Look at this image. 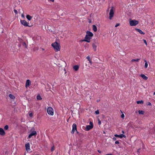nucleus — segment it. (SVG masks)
I'll return each mask as SVG.
<instances>
[{"instance_id":"obj_36","label":"nucleus","mask_w":155,"mask_h":155,"mask_svg":"<svg viewBox=\"0 0 155 155\" xmlns=\"http://www.w3.org/2000/svg\"><path fill=\"white\" fill-rule=\"evenodd\" d=\"M120 143V142L119 141H116L115 142V143L116 144H119Z\"/></svg>"},{"instance_id":"obj_34","label":"nucleus","mask_w":155,"mask_h":155,"mask_svg":"<svg viewBox=\"0 0 155 155\" xmlns=\"http://www.w3.org/2000/svg\"><path fill=\"white\" fill-rule=\"evenodd\" d=\"M86 58L88 60V61H90V57L89 56H88Z\"/></svg>"},{"instance_id":"obj_49","label":"nucleus","mask_w":155,"mask_h":155,"mask_svg":"<svg viewBox=\"0 0 155 155\" xmlns=\"http://www.w3.org/2000/svg\"><path fill=\"white\" fill-rule=\"evenodd\" d=\"M155 92H154L153 93V95H155Z\"/></svg>"},{"instance_id":"obj_4","label":"nucleus","mask_w":155,"mask_h":155,"mask_svg":"<svg viewBox=\"0 0 155 155\" xmlns=\"http://www.w3.org/2000/svg\"><path fill=\"white\" fill-rule=\"evenodd\" d=\"M47 112L48 114L53 115L54 111L53 109L51 107H48L47 109Z\"/></svg>"},{"instance_id":"obj_16","label":"nucleus","mask_w":155,"mask_h":155,"mask_svg":"<svg viewBox=\"0 0 155 155\" xmlns=\"http://www.w3.org/2000/svg\"><path fill=\"white\" fill-rule=\"evenodd\" d=\"M79 66L78 65H74L73 67V68L75 71H77V70H78L79 69Z\"/></svg>"},{"instance_id":"obj_51","label":"nucleus","mask_w":155,"mask_h":155,"mask_svg":"<svg viewBox=\"0 0 155 155\" xmlns=\"http://www.w3.org/2000/svg\"><path fill=\"white\" fill-rule=\"evenodd\" d=\"M140 149H139V150H138L137 151V152H139V150H140Z\"/></svg>"},{"instance_id":"obj_41","label":"nucleus","mask_w":155,"mask_h":155,"mask_svg":"<svg viewBox=\"0 0 155 155\" xmlns=\"http://www.w3.org/2000/svg\"><path fill=\"white\" fill-rule=\"evenodd\" d=\"M49 2H54V0H48Z\"/></svg>"},{"instance_id":"obj_19","label":"nucleus","mask_w":155,"mask_h":155,"mask_svg":"<svg viewBox=\"0 0 155 155\" xmlns=\"http://www.w3.org/2000/svg\"><path fill=\"white\" fill-rule=\"evenodd\" d=\"M138 113H139V114H140L143 115L144 114V111L142 110H139L138 111Z\"/></svg>"},{"instance_id":"obj_45","label":"nucleus","mask_w":155,"mask_h":155,"mask_svg":"<svg viewBox=\"0 0 155 155\" xmlns=\"http://www.w3.org/2000/svg\"><path fill=\"white\" fill-rule=\"evenodd\" d=\"M99 111L98 110H97V114H99Z\"/></svg>"},{"instance_id":"obj_15","label":"nucleus","mask_w":155,"mask_h":155,"mask_svg":"<svg viewBox=\"0 0 155 155\" xmlns=\"http://www.w3.org/2000/svg\"><path fill=\"white\" fill-rule=\"evenodd\" d=\"M140 76H141L144 80H147L148 78L145 75L143 74H141L140 75Z\"/></svg>"},{"instance_id":"obj_9","label":"nucleus","mask_w":155,"mask_h":155,"mask_svg":"<svg viewBox=\"0 0 155 155\" xmlns=\"http://www.w3.org/2000/svg\"><path fill=\"white\" fill-rule=\"evenodd\" d=\"M26 150L27 151L30 150V145L29 143H27L25 144Z\"/></svg>"},{"instance_id":"obj_50","label":"nucleus","mask_w":155,"mask_h":155,"mask_svg":"<svg viewBox=\"0 0 155 155\" xmlns=\"http://www.w3.org/2000/svg\"><path fill=\"white\" fill-rule=\"evenodd\" d=\"M102 116H103V118H104V116L103 115H102Z\"/></svg>"},{"instance_id":"obj_40","label":"nucleus","mask_w":155,"mask_h":155,"mask_svg":"<svg viewBox=\"0 0 155 155\" xmlns=\"http://www.w3.org/2000/svg\"><path fill=\"white\" fill-rule=\"evenodd\" d=\"M113 139L114 140H116V138L115 137H114Z\"/></svg>"},{"instance_id":"obj_29","label":"nucleus","mask_w":155,"mask_h":155,"mask_svg":"<svg viewBox=\"0 0 155 155\" xmlns=\"http://www.w3.org/2000/svg\"><path fill=\"white\" fill-rule=\"evenodd\" d=\"M54 150V146L53 145L51 147V151H53Z\"/></svg>"},{"instance_id":"obj_18","label":"nucleus","mask_w":155,"mask_h":155,"mask_svg":"<svg viewBox=\"0 0 155 155\" xmlns=\"http://www.w3.org/2000/svg\"><path fill=\"white\" fill-rule=\"evenodd\" d=\"M93 29L94 31H96L97 30V28L95 25H93Z\"/></svg>"},{"instance_id":"obj_32","label":"nucleus","mask_w":155,"mask_h":155,"mask_svg":"<svg viewBox=\"0 0 155 155\" xmlns=\"http://www.w3.org/2000/svg\"><path fill=\"white\" fill-rule=\"evenodd\" d=\"M143 41H144V42L146 46H147V42L146 41V40L145 39H143Z\"/></svg>"},{"instance_id":"obj_54","label":"nucleus","mask_w":155,"mask_h":155,"mask_svg":"<svg viewBox=\"0 0 155 155\" xmlns=\"http://www.w3.org/2000/svg\"><path fill=\"white\" fill-rule=\"evenodd\" d=\"M120 111H121V112L122 113V111H121V110H120Z\"/></svg>"},{"instance_id":"obj_48","label":"nucleus","mask_w":155,"mask_h":155,"mask_svg":"<svg viewBox=\"0 0 155 155\" xmlns=\"http://www.w3.org/2000/svg\"><path fill=\"white\" fill-rule=\"evenodd\" d=\"M100 101V100H97V102Z\"/></svg>"},{"instance_id":"obj_1","label":"nucleus","mask_w":155,"mask_h":155,"mask_svg":"<svg viewBox=\"0 0 155 155\" xmlns=\"http://www.w3.org/2000/svg\"><path fill=\"white\" fill-rule=\"evenodd\" d=\"M86 34L84 38V39L83 41H85L87 42H90L91 41V39L93 36V34L89 31H87L86 32Z\"/></svg>"},{"instance_id":"obj_5","label":"nucleus","mask_w":155,"mask_h":155,"mask_svg":"<svg viewBox=\"0 0 155 155\" xmlns=\"http://www.w3.org/2000/svg\"><path fill=\"white\" fill-rule=\"evenodd\" d=\"M139 22L135 20H133L130 21V26H135L138 24Z\"/></svg>"},{"instance_id":"obj_21","label":"nucleus","mask_w":155,"mask_h":155,"mask_svg":"<svg viewBox=\"0 0 155 155\" xmlns=\"http://www.w3.org/2000/svg\"><path fill=\"white\" fill-rule=\"evenodd\" d=\"M143 101L142 100L139 101H137V104H143Z\"/></svg>"},{"instance_id":"obj_22","label":"nucleus","mask_w":155,"mask_h":155,"mask_svg":"<svg viewBox=\"0 0 155 155\" xmlns=\"http://www.w3.org/2000/svg\"><path fill=\"white\" fill-rule=\"evenodd\" d=\"M93 48V49H94V51H96V45L94 44H93L92 45Z\"/></svg>"},{"instance_id":"obj_33","label":"nucleus","mask_w":155,"mask_h":155,"mask_svg":"<svg viewBox=\"0 0 155 155\" xmlns=\"http://www.w3.org/2000/svg\"><path fill=\"white\" fill-rule=\"evenodd\" d=\"M14 12L15 13V14H18V12L17 10L16 9H14Z\"/></svg>"},{"instance_id":"obj_28","label":"nucleus","mask_w":155,"mask_h":155,"mask_svg":"<svg viewBox=\"0 0 155 155\" xmlns=\"http://www.w3.org/2000/svg\"><path fill=\"white\" fill-rule=\"evenodd\" d=\"M22 45L24 46L25 48H27V45L25 42H24L22 44Z\"/></svg>"},{"instance_id":"obj_38","label":"nucleus","mask_w":155,"mask_h":155,"mask_svg":"<svg viewBox=\"0 0 155 155\" xmlns=\"http://www.w3.org/2000/svg\"><path fill=\"white\" fill-rule=\"evenodd\" d=\"M90 125H92L93 126V123L91 122V121H90Z\"/></svg>"},{"instance_id":"obj_12","label":"nucleus","mask_w":155,"mask_h":155,"mask_svg":"<svg viewBox=\"0 0 155 155\" xmlns=\"http://www.w3.org/2000/svg\"><path fill=\"white\" fill-rule=\"evenodd\" d=\"M93 127V126L92 125H88L86 126V131H88L90 129H91Z\"/></svg>"},{"instance_id":"obj_27","label":"nucleus","mask_w":155,"mask_h":155,"mask_svg":"<svg viewBox=\"0 0 155 155\" xmlns=\"http://www.w3.org/2000/svg\"><path fill=\"white\" fill-rule=\"evenodd\" d=\"M4 128L5 130H7L8 129V125H6L5 126Z\"/></svg>"},{"instance_id":"obj_11","label":"nucleus","mask_w":155,"mask_h":155,"mask_svg":"<svg viewBox=\"0 0 155 155\" xmlns=\"http://www.w3.org/2000/svg\"><path fill=\"white\" fill-rule=\"evenodd\" d=\"M31 81L29 80H27L25 83V87L27 88L31 84Z\"/></svg>"},{"instance_id":"obj_23","label":"nucleus","mask_w":155,"mask_h":155,"mask_svg":"<svg viewBox=\"0 0 155 155\" xmlns=\"http://www.w3.org/2000/svg\"><path fill=\"white\" fill-rule=\"evenodd\" d=\"M104 1V0H99V3H98V4H99L100 5H101L103 3Z\"/></svg>"},{"instance_id":"obj_14","label":"nucleus","mask_w":155,"mask_h":155,"mask_svg":"<svg viewBox=\"0 0 155 155\" xmlns=\"http://www.w3.org/2000/svg\"><path fill=\"white\" fill-rule=\"evenodd\" d=\"M136 30L138 32H139L140 34L141 35H144L145 34V33L143 32L141 30L139 29L138 28H136Z\"/></svg>"},{"instance_id":"obj_24","label":"nucleus","mask_w":155,"mask_h":155,"mask_svg":"<svg viewBox=\"0 0 155 155\" xmlns=\"http://www.w3.org/2000/svg\"><path fill=\"white\" fill-rule=\"evenodd\" d=\"M144 61L145 62V63L144 67L146 68L148 66V64L146 60H145Z\"/></svg>"},{"instance_id":"obj_44","label":"nucleus","mask_w":155,"mask_h":155,"mask_svg":"<svg viewBox=\"0 0 155 155\" xmlns=\"http://www.w3.org/2000/svg\"><path fill=\"white\" fill-rule=\"evenodd\" d=\"M97 152L100 153L101 152V151H100L99 150H97Z\"/></svg>"},{"instance_id":"obj_6","label":"nucleus","mask_w":155,"mask_h":155,"mask_svg":"<svg viewBox=\"0 0 155 155\" xmlns=\"http://www.w3.org/2000/svg\"><path fill=\"white\" fill-rule=\"evenodd\" d=\"M114 7H113L112 6L110 8V11L109 13V18L110 19H111L114 16Z\"/></svg>"},{"instance_id":"obj_26","label":"nucleus","mask_w":155,"mask_h":155,"mask_svg":"<svg viewBox=\"0 0 155 155\" xmlns=\"http://www.w3.org/2000/svg\"><path fill=\"white\" fill-rule=\"evenodd\" d=\"M9 97L12 99H14L15 98V97L12 94H10L9 95Z\"/></svg>"},{"instance_id":"obj_7","label":"nucleus","mask_w":155,"mask_h":155,"mask_svg":"<svg viewBox=\"0 0 155 155\" xmlns=\"http://www.w3.org/2000/svg\"><path fill=\"white\" fill-rule=\"evenodd\" d=\"M75 130L77 133H78L77 129L76 124H74L72 125V129L71 131V133L73 134L74 133Z\"/></svg>"},{"instance_id":"obj_10","label":"nucleus","mask_w":155,"mask_h":155,"mask_svg":"<svg viewBox=\"0 0 155 155\" xmlns=\"http://www.w3.org/2000/svg\"><path fill=\"white\" fill-rule=\"evenodd\" d=\"M114 136L115 137H119L120 138H122V137H124V138L126 137V136L125 135H124L122 134H120V135H118L117 134H115L114 135Z\"/></svg>"},{"instance_id":"obj_47","label":"nucleus","mask_w":155,"mask_h":155,"mask_svg":"<svg viewBox=\"0 0 155 155\" xmlns=\"http://www.w3.org/2000/svg\"><path fill=\"white\" fill-rule=\"evenodd\" d=\"M122 133H123V134H124V131H122Z\"/></svg>"},{"instance_id":"obj_53","label":"nucleus","mask_w":155,"mask_h":155,"mask_svg":"<svg viewBox=\"0 0 155 155\" xmlns=\"http://www.w3.org/2000/svg\"><path fill=\"white\" fill-rule=\"evenodd\" d=\"M89 22L91 23V21H89Z\"/></svg>"},{"instance_id":"obj_20","label":"nucleus","mask_w":155,"mask_h":155,"mask_svg":"<svg viewBox=\"0 0 155 155\" xmlns=\"http://www.w3.org/2000/svg\"><path fill=\"white\" fill-rule=\"evenodd\" d=\"M37 99L38 100H40L42 99V98L40 95H38L37 96Z\"/></svg>"},{"instance_id":"obj_35","label":"nucleus","mask_w":155,"mask_h":155,"mask_svg":"<svg viewBox=\"0 0 155 155\" xmlns=\"http://www.w3.org/2000/svg\"><path fill=\"white\" fill-rule=\"evenodd\" d=\"M124 114H122L121 115V117L122 118H124Z\"/></svg>"},{"instance_id":"obj_43","label":"nucleus","mask_w":155,"mask_h":155,"mask_svg":"<svg viewBox=\"0 0 155 155\" xmlns=\"http://www.w3.org/2000/svg\"><path fill=\"white\" fill-rule=\"evenodd\" d=\"M105 155H113L111 153H110V154H106Z\"/></svg>"},{"instance_id":"obj_2","label":"nucleus","mask_w":155,"mask_h":155,"mask_svg":"<svg viewBox=\"0 0 155 155\" xmlns=\"http://www.w3.org/2000/svg\"><path fill=\"white\" fill-rule=\"evenodd\" d=\"M54 48L56 51H59L60 50V46L57 42L53 43L51 45Z\"/></svg>"},{"instance_id":"obj_25","label":"nucleus","mask_w":155,"mask_h":155,"mask_svg":"<svg viewBox=\"0 0 155 155\" xmlns=\"http://www.w3.org/2000/svg\"><path fill=\"white\" fill-rule=\"evenodd\" d=\"M140 60V59H133L131 60V61L132 62H134V61H139Z\"/></svg>"},{"instance_id":"obj_39","label":"nucleus","mask_w":155,"mask_h":155,"mask_svg":"<svg viewBox=\"0 0 155 155\" xmlns=\"http://www.w3.org/2000/svg\"><path fill=\"white\" fill-rule=\"evenodd\" d=\"M29 116L30 117H32L33 116V114H32V113H30L29 114Z\"/></svg>"},{"instance_id":"obj_13","label":"nucleus","mask_w":155,"mask_h":155,"mask_svg":"<svg viewBox=\"0 0 155 155\" xmlns=\"http://www.w3.org/2000/svg\"><path fill=\"white\" fill-rule=\"evenodd\" d=\"M5 134V133L3 129L1 128H0V135H4Z\"/></svg>"},{"instance_id":"obj_8","label":"nucleus","mask_w":155,"mask_h":155,"mask_svg":"<svg viewBox=\"0 0 155 155\" xmlns=\"http://www.w3.org/2000/svg\"><path fill=\"white\" fill-rule=\"evenodd\" d=\"M21 23L25 27L29 26L28 25V23L25 20H21Z\"/></svg>"},{"instance_id":"obj_3","label":"nucleus","mask_w":155,"mask_h":155,"mask_svg":"<svg viewBox=\"0 0 155 155\" xmlns=\"http://www.w3.org/2000/svg\"><path fill=\"white\" fill-rule=\"evenodd\" d=\"M33 128H32L31 130V132L28 136L29 138H30L33 136L36 137L37 135V132L36 131L33 130L32 131Z\"/></svg>"},{"instance_id":"obj_31","label":"nucleus","mask_w":155,"mask_h":155,"mask_svg":"<svg viewBox=\"0 0 155 155\" xmlns=\"http://www.w3.org/2000/svg\"><path fill=\"white\" fill-rule=\"evenodd\" d=\"M147 105H149V106H151L152 105V104L150 102H148L147 104Z\"/></svg>"},{"instance_id":"obj_37","label":"nucleus","mask_w":155,"mask_h":155,"mask_svg":"<svg viewBox=\"0 0 155 155\" xmlns=\"http://www.w3.org/2000/svg\"><path fill=\"white\" fill-rule=\"evenodd\" d=\"M120 25V24L119 23H117V24L116 25H115V27H117L118 26H119Z\"/></svg>"},{"instance_id":"obj_52","label":"nucleus","mask_w":155,"mask_h":155,"mask_svg":"<svg viewBox=\"0 0 155 155\" xmlns=\"http://www.w3.org/2000/svg\"><path fill=\"white\" fill-rule=\"evenodd\" d=\"M89 22L91 23V21H89Z\"/></svg>"},{"instance_id":"obj_42","label":"nucleus","mask_w":155,"mask_h":155,"mask_svg":"<svg viewBox=\"0 0 155 155\" xmlns=\"http://www.w3.org/2000/svg\"><path fill=\"white\" fill-rule=\"evenodd\" d=\"M89 61V62L90 63V64H92V62L91 61V60H90V61Z\"/></svg>"},{"instance_id":"obj_46","label":"nucleus","mask_w":155,"mask_h":155,"mask_svg":"<svg viewBox=\"0 0 155 155\" xmlns=\"http://www.w3.org/2000/svg\"><path fill=\"white\" fill-rule=\"evenodd\" d=\"M95 113L96 114H97V110H96L95 111Z\"/></svg>"},{"instance_id":"obj_17","label":"nucleus","mask_w":155,"mask_h":155,"mask_svg":"<svg viewBox=\"0 0 155 155\" xmlns=\"http://www.w3.org/2000/svg\"><path fill=\"white\" fill-rule=\"evenodd\" d=\"M26 18L28 20L30 21L31 20L32 17L30 15H26Z\"/></svg>"},{"instance_id":"obj_30","label":"nucleus","mask_w":155,"mask_h":155,"mask_svg":"<svg viewBox=\"0 0 155 155\" xmlns=\"http://www.w3.org/2000/svg\"><path fill=\"white\" fill-rule=\"evenodd\" d=\"M97 120H98V124L99 125L100 124H101V121L98 118L97 119Z\"/></svg>"}]
</instances>
